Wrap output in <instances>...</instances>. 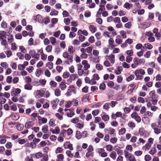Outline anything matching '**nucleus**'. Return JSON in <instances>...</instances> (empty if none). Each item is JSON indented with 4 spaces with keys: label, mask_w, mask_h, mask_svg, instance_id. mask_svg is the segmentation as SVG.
<instances>
[{
    "label": "nucleus",
    "mask_w": 161,
    "mask_h": 161,
    "mask_svg": "<svg viewBox=\"0 0 161 161\" xmlns=\"http://www.w3.org/2000/svg\"><path fill=\"white\" fill-rule=\"evenodd\" d=\"M43 154H43L42 153L38 152L35 154V157L36 159H39L41 158L43 156Z\"/></svg>",
    "instance_id": "obj_20"
},
{
    "label": "nucleus",
    "mask_w": 161,
    "mask_h": 161,
    "mask_svg": "<svg viewBox=\"0 0 161 161\" xmlns=\"http://www.w3.org/2000/svg\"><path fill=\"white\" fill-rule=\"evenodd\" d=\"M75 51V50L72 46H69L68 47V52L71 54H73Z\"/></svg>",
    "instance_id": "obj_33"
},
{
    "label": "nucleus",
    "mask_w": 161,
    "mask_h": 161,
    "mask_svg": "<svg viewBox=\"0 0 161 161\" xmlns=\"http://www.w3.org/2000/svg\"><path fill=\"white\" fill-rule=\"evenodd\" d=\"M131 117L133 119H135V120L138 123H139L141 122V118L140 116H139L138 114L134 112L131 114Z\"/></svg>",
    "instance_id": "obj_8"
},
{
    "label": "nucleus",
    "mask_w": 161,
    "mask_h": 161,
    "mask_svg": "<svg viewBox=\"0 0 161 161\" xmlns=\"http://www.w3.org/2000/svg\"><path fill=\"white\" fill-rule=\"evenodd\" d=\"M74 94H76L77 91L75 87L73 85L69 86L67 92L65 93V95L67 97H69L72 95V93Z\"/></svg>",
    "instance_id": "obj_2"
},
{
    "label": "nucleus",
    "mask_w": 161,
    "mask_h": 161,
    "mask_svg": "<svg viewBox=\"0 0 161 161\" xmlns=\"http://www.w3.org/2000/svg\"><path fill=\"white\" fill-rule=\"evenodd\" d=\"M107 2L105 0H101L99 5L100 9H104L106 3Z\"/></svg>",
    "instance_id": "obj_15"
},
{
    "label": "nucleus",
    "mask_w": 161,
    "mask_h": 161,
    "mask_svg": "<svg viewBox=\"0 0 161 161\" xmlns=\"http://www.w3.org/2000/svg\"><path fill=\"white\" fill-rule=\"evenodd\" d=\"M41 161H48V156L46 154H44L43 156L42 157Z\"/></svg>",
    "instance_id": "obj_35"
},
{
    "label": "nucleus",
    "mask_w": 161,
    "mask_h": 161,
    "mask_svg": "<svg viewBox=\"0 0 161 161\" xmlns=\"http://www.w3.org/2000/svg\"><path fill=\"white\" fill-rule=\"evenodd\" d=\"M8 43H11L14 41V36L12 34H9L8 38Z\"/></svg>",
    "instance_id": "obj_30"
},
{
    "label": "nucleus",
    "mask_w": 161,
    "mask_h": 161,
    "mask_svg": "<svg viewBox=\"0 0 161 161\" xmlns=\"http://www.w3.org/2000/svg\"><path fill=\"white\" fill-rule=\"evenodd\" d=\"M29 53L31 56L32 58H34L37 60H38L40 59L39 55L36 53V52L35 50H30Z\"/></svg>",
    "instance_id": "obj_7"
},
{
    "label": "nucleus",
    "mask_w": 161,
    "mask_h": 161,
    "mask_svg": "<svg viewBox=\"0 0 161 161\" xmlns=\"http://www.w3.org/2000/svg\"><path fill=\"white\" fill-rule=\"evenodd\" d=\"M62 114H60L58 113H56L55 114V116L59 120H62L63 119Z\"/></svg>",
    "instance_id": "obj_44"
},
{
    "label": "nucleus",
    "mask_w": 161,
    "mask_h": 161,
    "mask_svg": "<svg viewBox=\"0 0 161 161\" xmlns=\"http://www.w3.org/2000/svg\"><path fill=\"white\" fill-rule=\"evenodd\" d=\"M122 70L123 68L122 67H119L117 69L114 70V72L116 75H119L121 74Z\"/></svg>",
    "instance_id": "obj_23"
},
{
    "label": "nucleus",
    "mask_w": 161,
    "mask_h": 161,
    "mask_svg": "<svg viewBox=\"0 0 161 161\" xmlns=\"http://www.w3.org/2000/svg\"><path fill=\"white\" fill-rule=\"evenodd\" d=\"M113 147L111 145H107L106 146V150L109 152L113 150Z\"/></svg>",
    "instance_id": "obj_59"
},
{
    "label": "nucleus",
    "mask_w": 161,
    "mask_h": 161,
    "mask_svg": "<svg viewBox=\"0 0 161 161\" xmlns=\"http://www.w3.org/2000/svg\"><path fill=\"white\" fill-rule=\"evenodd\" d=\"M151 146V144L149 143H147L145 144L142 147V149L146 151L148 150Z\"/></svg>",
    "instance_id": "obj_27"
},
{
    "label": "nucleus",
    "mask_w": 161,
    "mask_h": 161,
    "mask_svg": "<svg viewBox=\"0 0 161 161\" xmlns=\"http://www.w3.org/2000/svg\"><path fill=\"white\" fill-rule=\"evenodd\" d=\"M102 119L104 121H107L109 119V117L108 115L104 114L102 116Z\"/></svg>",
    "instance_id": "obj_47"
},
{
    "label": "nucleus",
    "mask_w": 161,
    "mask_h": 161,
    "mask_svg": "<svg viewBox=\"0 0 161 161\" xmlns=\"http://www.w3.org/2000/svg\"><path fill=\"white\" fill-rule=\"evenodd\" d=\"M82 64L84 65V70H86L90 67V64L88 63V62L86 60H83L82 62Z\"/></svg>",
    "instance_id": "obj_11"
},
{
    "label": "nucleus",
    "mask_w": 161,
    "mask_h": 161,
    "mask_svg": "<svg viewBox=\"0 0 161 161\" xmlns=\"http://www.w3.org/2000/svg\"><path fill=\"white\" fill-rule=\"evenodd\" d=\"M145 142L146 141L145 140L141 138H139L138 139V142H137V143L138 145H140L141 143L144 144L145 143Z\"/></svg>",
    "instance_id": "obj_58"
},
{
    "label": "nucleus",
    "mask_w": 161,
    "mask_h": 161,
    "mask_svg": "<svg viewBox=\"0 0 161 161\" xmlns=\"http://www.w3.org/2000/svg\"><path fill=\"white\" fill-rule=\"evenodd\" d=\"M156 152V150L155 148L153 147L149 151V153L152 155H153Z\"/></svg>",
    "instance_id": "obj_64"
},
{
    "label": "nucleus",
    "mask_w": 161,
    "mask_h": 161,
    "mask_svg": "<svg viewBox=\"0 0 161 161\" xmlns=\"http://www.w3.org/2000/svg\"><path fill=\"white\" fill-rule=\"evenodd\" d=\"M58 11L57 10L53 9L52 10L50 14L51 16H56L58 14Z\"/></svg>",
    "instance_id": "obj_34"
},
{
    "label": "nucleus",
    "mask_w": 161,
    "mask_h": 161,
    "mask_svg": "<svg viewBox=\"0 0 161 161\" xmlns=\"http://www.w3.org/2000/svg\"><path fill=\"white\" fill-rule=\"evenodd\" d=\"M54 94L56 96H59L61 95V91L59 89H56L54 91Z\"/></svg>",
    "instance_id": "obj_42"
},
{
    "label": "nucleus",
    "mask_w": 161,
    "mask_h": 161,
    "mask_svg": "<svg viewBox=\"0 0 161 161\" xmlns=\"http://www.w3.org/2000/svg\"><path fill=\"white\" fill-rule=\"evenodd\" d=\"M42 71V70L41 68L37 69L35 73L36 76L37 77H39L41 75Z\"/></svg>",
    "instance_id": "obj_32"
},
{
    "label": "nucleus",
    "mask_w": 161,
    "mask_h": 161,
    "mask_svg": "<svg viewBox=\"0 0 161 161\" xmlns=\"http://www.w3.org/2000/svg\"><path fill=\"white\" fill-rule=\"evenodd\" d=\"M48 126L46 125H45L43 126L42 128V131L43 132L47 133L48 132Z\"/></svg>",
    "instance_id": "obj_29"
},
{
    "label": "nucleus",
    "mask_w": 161,
    "mask_h": 161,
    "mask_svg": "<svg viewBox=\"0 0 161 161\" xmlns=\"http://www.w3.org/2000/svg\"><path fill=\"white\" fill-rule=\"evenodd\" d=\"M108 58V59L112 64H114L115 61V56L114 55L111 54L109 56H106L105 57V58L107 59Z\"/></svg>",
    "instance_id": "obj_10"
},
{
    "label": "nucleus",
    "mask_w": 161,
    "mask_h": 161,
    "mask_svg": "<svg viewBox=\"0 0 161 161\" xmlns=\"http://www.w3.org/2000/svg\"><path fill=\"white\" fill-rule=\"evenodd\" d=\"M132 6V5L129 3L128 2H126L124 5V7L127 9H129L131 8Z\"/></svg>",
    "instance_id": "obj_26"
},
{
    "label": "nucleus",
    "mask_w": 161,
    "mask_h": 161,
    "mask_svg": "<svg viewBox=\"0 0 161 161\" xmlns=\"http://www.w3.org/2000/svg\"><path fill=\"white\" fill-rule=\"evenodd\" d=\"M126 131V129L125 128H122L119 131V134L122 135L124 134Z\"/></svg>",
    "instance_id": "obj_57"
},
{
    "label": "nucleus",
    "mask_w": 161,
    "mask_h": 161,
    "mask_svg": "<svg viewBox=\"0 0 161 161\" xmlns=\"http://www.w3.org/2000/svg\"><path fill=\"white\" fill-rule=\"evenodd\" d=\"M52 50V47L51 45H48L46 48V50L47 52L50 53Z\"/></svg>",
    "instance_id": "obj_40"
},
{
    "label": "nucleus",
    "mask_w": 161,
    "mask_h": 161,
    "mask_svg": "<svg viewBox=\"0 0 161 161\" xmlns=\"http://www.w3.org/2000/svg\"><path fill=\"white\" fill-rule=\"evenodd\" d=\"M50 85L52 87L55 88L57 85V83L53 80H51L49 83Z\"/></svg>",
    "instance_id": "obj_46"
},
{
    "label": "nucleus",
    "mask_w": 161,
    "mask_h": 161,
    "mask_svg": "<svg viewBox=\"0 0 161 161\" xmlns=\"http://www.w3.org/2000/svg\"><path fill=\"white\" fill-rule=\"evenodd\" d=\"M144 117L142 121H144V119L147 120L148 119V118L147 117H152V114L150 111H147L144 114Z\"/></svg>",
    "instance_id": "obj_14"
},
{
    "label": "nucleus",
    "mask_w": 161,
    "mask_h": 161,
    "mask_svg": "<svg viewBox=\"0 0 161 161\" xmlns=\"http://www.w3.org/2000/svg\"><path fill=\"white\" fill-rule=\"evenodd\" d=\"M38 123L40 124H45L47 121V119L44 117H42L40 116L38 117Z\"/></svg>",
    "instance_id": "obj_9"
},
{
    "label": "nucleus",
    "mask_w": 161,
    "mask_h": 161,
    "mask_svg": "<svg viewBox=\"0 0 161 161\" xmlns=\"http://www.w3.org/2000/svg\"><path fill=\"white\" fill-rule=\"evenodd\" d=\"M145 73V72L144 70L142 69H138L136 70L135 72V74H137L141 75H144Z\"/></svg>",
    "instance_id": "obj_13"
},
{
    "label": "nucleus",
    "mask_w": 161,
    "mask_h": 161,
    "mask_svg": "<svg viewBox=\"0 0 161 161\" xmlns=\"http://www.w3.org/2000/svg\"><path fill=\"white\" fill-rule=\"evenodd\" d=\"M124 153L125 157L129 161H137L134 156L127 151L124 150Z\"/></svg>",
    "instance_id": "obj_3"
},
{
    "label": "nucleus",
    "mask_w": 161,
    "mask_h": 161,
    "mask_svg": "<svg viewBox=\"0 0 161 161\" xmlns=\"http://www.w3.org/2000/svg\"><path fill=\"white\" fill-rule=\"evenodd\" d=\"M81 33L85 36H87L88 34V32L86 30H83V31L80 30H79L77 32L78 35H80Z\"/></svg>",
    "instance_id": "obj_18"
},
{
    "label": "nucleus",
    "mask_w": 161,
    "mask_h": 161,
    "mask_svg": "<svg viewBox=\"0 0 161 161\" xmlns=\"http://www.w3.org/2000/svg\"><path fill=\"white\" fill-rule=\"evenodd\" d=\"M120 34L123 38H126L127 37L126 32L123 31L121 30L120 31Z\"/></svg>",
    "instance_id": "obj_37"
},
{
    "label": "nucleus",
    "mask_w": 161,
    "mask_h": 161,
    "mask_svg": "<svg viewBox=\"0 0 161 161\" xmlns=\"http://www.w3.org/2000/svg\"><path fill=\"white\" fill-rule=\"evenodd\" d=\"M128 125L132 129H133L135 126V125L134 123L132 122H130L128 124Z\"/></svg>",
    "instance_id": "obj_45"
},
{
    "label": "nucleus",
    "mask_w": 161,
    "mask_h": 161,
    "mask_svg": "<svg viewBox=\"0 0 161 161\" xmlns=\"http://www.w3.org/2000/svg\"><path fill=\"white\" fill-rule=\"evenodd\" d=\"M34 124V121L32 119H29L26 122L25 125V128L29 129L32 127Z\"/></svg>",
    "instance_id": "obj_5"
},
{
    "label": "nucleus",
    "mask_w": 161,
    "mask_h": 161,
    "mask_svg": "<svg viewBox=\"0 0 161 161\" xmlns=\"http://www.w3.org/2000/svg\"><path fill=\"white\" fill-rule=\"evenodd\" d=\"M42 16L39 14L33 17V19L35 21H38L39 22H40L42 21Z\"/></svg>",
    "instance_id": "obj_21"
},
{
    "label": "nucleus",
    "mask_w": 161,
    "mask_h": 161,
    "mask_svg": "<svg viewBox=\"0 0 161 161\" xmlns=\"http://www.w3.org/2000/svg\"><path fill=\"white\" fill-rule=\"evenodd\" d=\"M78 74L80 76H81L83 74H85L86 75H88V71L84 72V70L82 69L83 66L80 64H77Z\"/></svg>",
    "instance_id": "obj_4"
},
{
    "label": "nucleus",
    "mask_w": 161,
    "mask_h": 161,
    "mask_svg": "<svg viewBox=\"0 0 161 161\" xmlns=\"http://www.w3.org/2000/svg\"><path fill=\"white\" fill-rule=\"evenodd\" d=\"M45 91L43 90H37L36 91L35 97L36 98H39L44 96Z\"/></svg>",
    "instance_id": "obj_6"
},
{
    "label": "nucleus",
    "mask_w": 161,
    "mask_h": 161,
    "mask_svg": "<svg viewBox=\"0 0 161 161\" xmlns=\"http://www.w3.org/2000/svg\"><path fill=\"white\" fill-rule=\"evenodd\" d=\"M57 159L56 161H63L64 156V155L62 154H58L57 156Z\"/></svg>",
    "instance_id": "obj_22"
},
{
    "label": "nucleus",
    "mask_w": 161,
    "mask_h": 161,
    "mask_svg": "<svg viewBox=\"0 0 161 161\" xmlns=\"http://www.w3.org/2000/svg\"><path fill=\"white\" fill-rule=\"evenodd\" d=\"M125 149L126 150H125L127 151H129L130 152H131L133 150V148L131 145H126Z\"/></svg>",
    "instance_id": "obj_41"
},
{
    "label": "nucleus",
    "mask_w": 161,
    "mask_h": 161,
    "mask_svg": "<svg viewBox=\"0 0 161 161\" xmlns=\"http://www.w3.org/2000/svg\"><path fill=\"white\" fill-rule=\"evenodd\" d=\"M65 84V82L63 81H62L61 82L59 86L62 90H64L66 89L67 86Z\"/></svg>",
    "instance_id": "obj_24"
},
{
    "label": "nucleus",
    "mask_w": 161,
    "mask_h": 161,
    "mask_svg": "<svg viewBox=\"0 0 161 161\" xmlns=\"http://www.w3.org/2000/svg\"><path fill=\"white\" fill-rule=\"evenodd\" d=\"M161 129L159 128H158V127L154 129V132L155 134H160L161 133Z\"/></svg>",
    "instance_id": "obj_61"
},
{
    "label": "nucleus",
    "mask_w": 161,
    "mask_h": 161,
    "mask_svg": "<svg viewBox=\"0 0 161 161\" xmlns=\"http://www.w3.org/2000/svg\"><path fill=\"white\" fill-rule=\"evenodd\" d=\"M51 131L53 134H58L60 133V129L57 126L54 129L51 130Z\"/></svg>",
    "instance_id": "obj_16"
},
{
    "label": "nucleus",
    "mask_w": 161,
    "mask_h": 161,
    "mask_svg": "<svg viewBox=\"0 0 161 161\" xmlns=\"http://www.w3.org/2000/svg\"><path fill=\"white\" fill-rule=\"evenodd\" d=\"M115 42L118 44H120L122 43V40L121 39L120 36L119 35H118L116 36V39L115 40Z\"/></svg>",
    "instance_id": "obj_19"
},
{
    "label": "nucleus",
    "mask_w": 161,
    "mask_h": 161,
    "mask_svg": "<svg viewBox=\"0 0 161 161\" xmlns=\"http://www.w3.org/2000/svg\"><path fill=\"white\" fill-rule=\"evenodd\" d=\"M0 36L3 39L6 38V32L3 31H0Z\"/></svg>",
    "instance_id": "obj_55"
},
{
    "label": "nucleus",
    "mask_w": 161,
    "mask_h": 161,
    "mask_svg": "<svg viewBox=\"0 0 161 161\" xmlns=\"http://www.w3.org/2000/svg\"><path fill=\"white\" fill-rule=\"evenodd\" d=\"M63 56L64 58L67 59V60L64 61V63L66 64L69 65L72 63L73 61V56L69 55L67 52H65L63 53Z\"/></svg>",
    "instance_id": "obj_1"
},
{
    "label": "nucleus",
    "mask_w": 161,
    "mask_h": 161,
    "mask_svg": "<svg viewBox=\"0 0 161 161\" xmlns=\"http://www.w3.org/2000/svg\"><path fill=\"white\" fill-rule=\"evenodd\" d=\"M147 132L143 128H141L139 129L138 133L141 136L145 137Z\"/></svg>",
    "instance_id": "obj_12"
},
{
    "label": "nucleus",
    "mask_w": 161,
    "mask_h": 161,
    "mask_svg": "<svg viewBox=\"0 0 161 161\" xmlns=\"http://www.w3.org/2000/svg\"><path fill=\"white\" fill-rule=\"evenodd\" d=\"M52 108L53 109H55L56 108L57 106V103L55 100L52 101L51 103Z\"/></svg>",
    "instance_id": "obj_36"
},
{
    "label": "nucleus",
    "mask_w": 161,
    "mask_h": 161,
    "mask_svg": "<svg viewBox=\"0 0 161 161\" xmlns=\"http://www.w3.org/2000/svg\"><path fill=\"white\" fill-rule=\"evenodd\" d=\"M145 47L147 49L150 50L153 48V46L149 43H147L144 44Z\"/></svg>",
    "instance_id": "obj_54"
},
{
    "label": "nucleus",
    "mask_w": 161,
    "mask_h": 161,
    "mask_svg": "<svg viewBox=\"0 0 161 161\" xmlns=\"http://www.w3.org/2000/svg\"><path fill=\"white\" fill-rule=\"evenodd\" d=\"M12 118L14 120H18L19 118V116L17 114H14L12 115L11 116Z\"/></svg>",
    "instance_id": "obj_62"
},
{
    "label": "nucleus",
    "mask_w": 161,
    "mask_h": 161,
    "mask_svg": "<svg viewBox=\"0 0 161 161\" xmlns=\"http://www.w3.org/2000/svg\"><path fill=\"white\" fill-rule=\"evenodd\" d=\"M149 95L152 99H156L158 97V95L155 94V91H151L149 93Z\"/></svg>",
    "instance_id": "obj_17"
},
{
    "label": "nucleus",
    "mask_w": 161,
    "mask_h": 161,
    "mask_svg": "<svg viewBox=\"0 0 161 161\" xmlns=\"http://www.w3.org/2000/svg\"><path fill=\"white\" fill-rule=\"evenodd\" d=\"M0 65L3 68L7 69L8 67V65L5 62L1 63Z\"/></svg>",
    "instance_id": "obj_48"
},
{
    "label": "nucleus",
    "mask_w": 161,
    "mask_h": 161,
    "mask_svg": "<svg viewBox=\"0 0 161 161\" xmlns=\"http://www.w3.org/2000/svg\"><path fill=\"white\" fill-rule=\"evenodd\" d=\"M78 76L77 74H73L70 76V78L72 80H75V79L78 78Z\"/></svg>",
    "instance_id": "obj_51"
},
{
    "label": "nucleus",
    "mask_w": 161,
    "mask_h": 161,
    "mask_svg": "<svg viewBox=\"0 0 161 161\" xmlns=\"http://www.w3.org/2000/svg\"><path fill=\"white\" fill-rule=\"evenodd\" d=\"M89 29L92 33H95L97 31V28L93 25H90L89 27Z\"/></svg>",
    "instance_id": "obj_28"
},
{
    "label": "nucleus",
    "mask_w": 161,
    "mask_h": 161,
    "mask_svg": "<svg viewBox=\"0 0 161 161\" xmlns=\"http://www.w3.org/2000/svg\"><path fill=\"white\" fill-rule=\"evenodd\" d=\"M19 49L20 52L25 53L27 52L26 49L23 46H20L19 47Z\"/></svg>",
    "instance_id": "obj_43"
},
{
    "label": "nucleus",
    "mask_w": 161,
    "mask_h": 161,
    "mask_svg": "<svg viewBox=\"0 0 161 161\" xmlns=\"http://www.w3.org/2000/svg\"><path fill=\"white\" fill-rule=\"evenodd\" d=\"M16 127L18 130H22L24 129V125L23 124L18 123H17Z\"/></svg>",
    "instance_id": "obj_25"
},
{
    "label": "nucleus",
    "mask_w": 161,
    "mask_h": 161,
    "mask_svg": "<svg viewBox=\"0 0 161 161\" xmlns=\"http://www.w3.org/2000/svg\"><path fill=\"white\" fill-rule=\"evenodd\" d=\"M46 66L50 69H52L53 68V64L52 62H48L46 64Z\"/></svg>",
    "instance_id": "obj_50"
},
{
    "label": "nucleus",
    "mask_w": 161,
    "mask_h": 161,
    "mask_svg": "<svg viewBox=\"0 0 161 161\" xmlns=\"http://www.w3.org/2000/svg\"><path fill=\"white\" fill-rule=\"evenodd\" d=\"M96 68L98 70H101L103 69V67L102 65L97 64L96 65Z\"/></svg>",
    "instance_id": "obj_56"
},
{
    "label": "nucleus",
    "mask_w": 161,
    "mask_h": 161,
    "mask_svg": "<svg viewBox=\"0 0 161 161\" xmlns=\"http://www.w3.org/2000/svg\"><path fill=\"white\" fill-rule=\"evenodd\" d=\"M113 21L115 23H120V20L118 17H115L113 19Z\"/></svg>",
    "instance_id": "obj_63"
},
{
    "label": "nucleus",
    "mask_w": 161,
    "mask_h": 161,
    "mask_svg": "<svg viewBox=\"0 0 161 161\" xmlns=\"http://www.w3.org/2000/svg\"><path fill=\"white\" fill-rule=\"evenodd\" d=\"M133 61L134 64L136 65L140 64V59L137 58H134L133 59Z\"/></svg>",
    "instance_id": "obj_52"
},
{
    "label": "nucleus",
    "mask_w": 161,
    "mask_h": 161,
    "mask_svg": "<svg viewBox=\"0 0 161 161\" xmlns=\"http://www.w3.org/2000/svg\"><path fill=\"white\" fill-rule=\"evenodd\" d=\"M109 156L113 160H115L116 158V153L115 152L113 151L110 153Z\"/></svg>",
    "instance_id": "obj_31"
},
{
    "label": "nucleus",
    "mask_w": 161,
    "mask_h": 161,
    "mask_svg": "<svg viewBox=\"0 0 161 161\" xmlns=\"http://www.w3.org/2000/svg\"><path fill=\"white\" fill-rule=\"evenodd\" d=\"M49 125L51 126H54L56 125V124L55 123V121L54 120L51 119H50L49 122Z\"/></svg>",
    "instance_id": "obj_39"
},
{
    "label": "nucleus",
    "mask_w": 161,
    "mask_h": 161,
    "mask_svg": "<svg viewBox=\"0 0 161 161\" xmlns=\"http://www.w3.org/2000/svg\"><path fill=\"white\" fill-rule=\"evenodd\" d=\"M50 40L51 43L53 45H55V43L56 42V39L53 37H50Z\"/></svg>",
    "instance_id": "obj_53"
},
{
    "label": "nucleus",
    "mask_w": 161,
    "mask_h": 161,
    "mask_svg": "<svg viewBox=\"0 0 161 161\" xmlns=\"http://www.w3.org/2000/svg\"><path fill=\"white\" fill-rule=\"evenodd\" d=\"M11 49L12 50L14 51L17 49L16 44L15 42L11 43Z\"/></svg>",
    "instance_id": "obj_60"
},
{
    "label": "nucleus",
    "mask_w": 161,
    "mask_h": 161,
    "mask_svg": "<svg viewBox=\"0 0 161 161\" xmlns=\"http://www.w3.org/2000/svg\"><path fill=\"white\" fill-rule=\"evenodd\" d=\"M75 136L77 139H80L81 138L82 136L80 132L79 131H77L76 132Z\"/></svg>",
    "instance_id": "obj_49"
},
{
    "label": "nucleus",
    "mask_w": 161,
    "mask_h": 161,
    "mask_svg": "<svg viewBox=\"0 0 161 161\" xmlns=\"http://www.w3.org/2000/svg\"><path fill=\"white\" fill-rule=\"evenodd\" d=\"M32 86L29 84H26L24 86L25 89L27 90H31L32 89Z\"/></svg>",
    "instance_id": "obj_38"
}]
</instances>
